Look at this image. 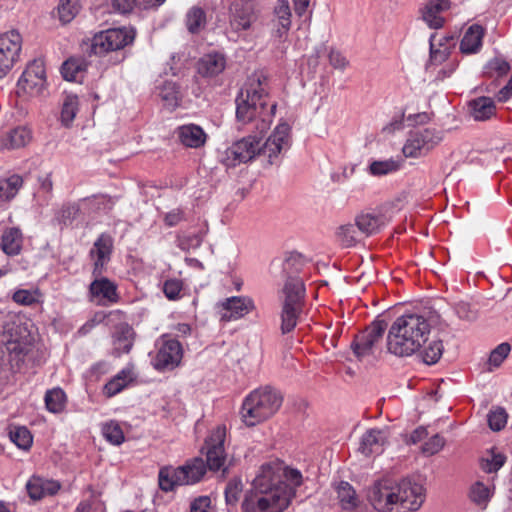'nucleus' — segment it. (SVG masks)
<instances>
[{"mask_svg":"<svg viewBox=\"0 0 512 512\" xmlns=\"http://www.w3.org/2000/svg\"><path fill=\"white\" fill-rule=\"evenodd\" d=\"M277 103L269 95L268 80L262 73H253L236 97V119L249 130L265 134L274 119Z\"/></svg>","mask_w":512,"mask_h":512,"instance_id":"f257e3e1","label":"nucleus"},{"mask_svg":"<svg viewBox=\"0 0 512 512\" xmlns=\"http://www.w3.org/2000/svg\"><path fill=\"white\" fill-rule=\"evenodd\" d=\"M366 499L377 512H414L424 503L425 488L410 478H383L368 488Z\"/></svg>","mask_w":512,"mask_h":512,"instance_id":"f03ea898","label":"nucleus"},{"mask_svg":"<svg viewBox=\"0 0 512 512\" xmlns=\"http://www.w3.org/2000/svg\"><path fill=\"white\" fill-rule=\"evenodd\" d=\"M279 474L272 467L265 466L253 480L254 494L243 503V512H283L288 508L293 491L279 485Z\"/></svg>","mask_w":512,"mask_h":512,"instance_id":"7ed1b4c3","label":"nucleus"},{"mask_svg":"<svg viewBox=\"0 0 512 512\" xmlns=\"http://www.w3.org/2000/svg\"><path fill=\"white\" fill-rule=\"evenodd\" d=\"M431 324L419 313H407L392 323L387 335V349L399 357L411 356L428 341Z\"/></svg>","mask_w":512,"mask_h":512,"instance_id":"20e7f679","label":"nucleus"},{"mask_svg":"<svg viewBox=\"0 0 512 512\" xmlns=\"http://www.w3.org/2000/svg\"><path fill=\"white\" fill-rule=\"evenodd\" d=\"M290 147V126L286 122H280L269 136L266 142L261 145L260 137L248 136L235 142L227 151L228 159L233 165L236 163L247 162L253 159L257 154H263L274 163L282 152Z\"/></svg>","mask_w":512,"mask_h":512,"instance_id":"39448f33","label":"nucleus"},{"mask_svg":"<svg viewBox=\"0 0 512 512\" xmlns=\"http://www.w3.org/2000/svg\"><path fill=\"white\" fill-rule=\"evenodd\" d=\"M282 404V396L265 386L250 392L241 406V417L247 426H254L273 416Z\"/></svg>","mask_w":512,"mask_h":512,"instance_id":"423d86ee","label":"nucleus"},{"mask_svg":"<svg viewBox=\"0 0 512 512\" xmlns=\"http://www.w3.org/2000/svg\"><path fill=\"white\" fill-rule=\"evenodd\" d=\"M283 302L280 312L281 332L290 333L297 325L305 295L303 280L299 277H289L282 289Z\"/></svg>","mask_w":512,"mask_h":512,"instance_id":"0eeeda50","label":"nucleus"},{"mask_svg":"<svg viewBox=\"0 0 512 512\" xmlns=\"http://www.w3.org/2000/svg\"><path fill=\"white\" fill-rule=\"evenodd\" d=\"M206 472V464L201 458H194L183 466L163 467L159 471L158 481L161 490L168 492L177 486L194 484L201 480Z\"/></svg>","mask_w":512,"mask_h":512,"instance_id":"6e6552de","label":"nucleus"},{"mask_svg":"<svg viewBox=\"0 0 512 512\" xmlns=\"http://www.w3.org/2000/svg\"><path fill=\"white\" fill-rule=\"evenodd\" d=\"M150 357L151 364L157 371H171L181 363L183 347L179 341L164 334L156 340Z\"/></svg>","mask_w":512,"mask_h":512,"instance_id":"1a4fd4ad","label":"nucleus"},{"mask_svg":"<svg viewBox=\"0 0 512 512\" xmlns=\"http://www.w3.org/2000/svg\"><path fill=\"white\" fill-rule=\"evenodd\" d=\"M4 334L8 336L6 349L9 359L19 367L33 349L31 334L24 325L15 322L5 326Z\"/></svg>","mask_w":512,"mask_h":512,"instance_id":"9d476101","label":"nucleus"},{"mask_svg":"<svg viewBox=\"0 0 512 512\" xmlns=\"http://www.w3.org/2000/svg\"><path fill=\"white\" fill-rule=\"evenodd\" d=\"M135 31L132 28H113L97 33L92 40L91 51L96 55L123 49L133 42Z\"/></svg>","mask_w":512,"mask_h":512,"instance_id":"9b49d317","label":"nucleus"},{"mask_svg":"<svg viewBox=\"0 0 512 512\" xmlns=\"http://www.w3.org/2000/svg\"><path fill=\"white\" fill-rule=\"evenodd\" d=\"M442 141L440 131L433 128H425L409 133L402 152L407 158H419L428 154Z\"/></svg>","mask_w":512,"mask_h":512,"instance_id":"f8f14e48","label":"nucleus"},{"mask_svg":"<svg viewBox=\"0 0 512 512\" xmlns=\"http://www.w3.org/2000/svg\"><path fill=\"white\" fill-rule=\"evenodd\" d=\"M46 85L45 67L41 60L32 61L22 73L17 83V93L36 96Z\"/></svg>","mask_w":512,"mask_h":512,"instance_id":"ddd939ff","label":"nucleus"},{"mask_svg":"<svg viewBox=\"0 0 512 512\" xmlns=\"http://www.w3.org/2000/svg\"><path fill=\"white\" fill-rule=\"evenodd\" d=\"M387 327L384 320L376 319L363 332L356 336L352 343V349L358 358L371 355L375 345L382 339Z\"/></svg>","mask_w":512,"mask_h":512,"instance_id":"4468645a","label":"nucleus"},{"mask_svg":"<svg viewBox=\"0 0 512 512\" xmlns=\"http://www.w3.org/2000/svg\"><path fill=\"white\" fill-rule=\"evenodd\" d=\"M436 36L430 37V59L428 69L434 71L438 66L444 64V67L437 71V79L443 80L449 77L457 68L455 60H449L450 46L448 43H439L436 47Z\"/></svg>","mask_w":512,"mask_h":512,"instance_id":"2eb2a0df","label":"nucleus"},{"mask_svg":"<svg viewBox=\"0 0 512 512\" xmlns=\"http://www.w3.org/2000/svg\"><path fill=\"white\" fill-rule=\"evenodd\" d=\"M226 438V428L217 426L210 433L205 442L207 466L211 470H220L226 461L224 441Z\"/></svg>","mask_w":512,"mask_h":512,"instance_id":"dca6fc26","label":"nucleus"},{"mask_svg":"<svg viewBox=\"0 0 512 512\" xmlns=\"http://www.w3.org/2000/svg\"><path fill=\"white\" fill-rule=\"evenodd\" d=\"M269 25L274 39L282 41L286 38L292 25V12L287 0H277Z\"/></svg>","mask_w":512,"mask_h":512,"instance_id":"f3484780","label":"nucleus"},{"mask_svg":"<svg viewBox=\"0 0 512 512\" xmlns=\"http://www.w3.org/2000/svg\"><path fill=\"white\" fill-rule=\"evenodd\" d=\"M113 249V239L109 234L102 233L94 242L90 250L93 260V275L99 277L103 274L105 266L110 261Z\"/></svg>","mask_w":512,"mask_h":512,"instance_id":"a211bd4d","label":"nucleus"},{"mask_svg":"<svg viewBox=\"0 0 512 512\" xmlns=\"http://www.w3.org/2000/svg\"><path fill=\"white\" fill-rule=\"evenodd\" d=\"M219 307L221 320L227 322L238 320L255 308L253 300L245 296H233L227 298L221 302Z\"/></svg>","mask_w":512,"mask_h":512,"instance_id":"6ab92c4d","label":"nucleus"},{"mask_svg":"<svg viewBox=\"0 0 512 512\" xmlns=\"http://www.w3.org/2000/svg\"><path fill=\"white\" fill-rule=\"evenodd\" d=\"M89 290L92 299L99 305L113 304L119 299L116 284L106 277H95V280L90 284Z\"/></svg>","mask_w":512,"mask_h":512,"instance_id":"aec40b11","label":"nucleus"},{"mask_svg":"<svg viewBox=\"0 0 512 512\" xmlns=\"http://www.w3.org/2000/svg\"><path fill=\"white\" fill-rule=\"evenodd\" d=\"M254 21V7L250 2L237 1L230 6V26L238 32L251 27Z\"/></svg>","mask_w":512,"mask_h":512,"instance_id":"412c9836","label":"nucleus"},{"mask_svg":"<svg viewBox=\"0 0 512 512\" xmlns=\"http://www.w3.org/2000/svg\"><path fill=\"white\" fill-rule=\"evenodd\" d=\"M388 434L384 429L373 428L363 434L359 450L365 456L380 454L387 442Z\"/></svg>","mask_w":512,"mask_h":512,"instance_id":"4be33fe9","label":"nucleus"},{"mask_svg":"<svg viewBox=\"0 0 512 512\" xmlns=\"http://www.w3.org/2000/svg\"><path fill=\"white\" fill-rule=\"evenodd\" d=\"M137 378L133 365H127L111 378L103 387V394L107 397H113L127 388Z\"/></svg>","mask_w":512,"mask_h":512,"instance_id":"5701e85b","label":"nucleus"},{"mask_svg":"<svg viewBox=\"0 0 512 512\" xmlns=\"http://www.w3.org/2000/svg\"><path fill=\"white\" fill-rule=\"evenodd\" d=\"M60 487L57 481L44 479L39 476L31 477L26 484L28 495L33 500H40L46 496L55 495Z\"/></svg>","mask_w":512,"mask_h":512,"instance_id":"b1692460","label":"nucleus"},{"mask_svg":"<svg viewBox=\"0 0 512 512\" xmlns=\"http://www.w3.org/2000/svg\"><path fill=\"white\" fill-rule=\"evenodd\" d=\"M177 137L182 145L188 148H200L207 140L205 131L196 124H185L176 130Z\"/></svg>","mask_w":512,"mask_h":512,"instance_id":"393cba45","label":"nucleus"},{"mask_svg":"<svg viewBox=\"0 0 512 512\" xmlns=\"http://www.w3.org/2000/svg\"><path fill=\"white\" fill-rule=\"evenodd\" d=\"M449 8V0H430L422 9V18L430 28L439 29L444 25L441 14Z\"/></svg>","mask_w":512,"mask_h":512,"instance_id":"a878e982","label":"nucleus"},{"mask_svg":"<svg viewBox=\"0 0 512 512\" xmlns=\"http://www.w3.org/2000/svg\"><path fill=\"white\" fill-rule=\"evenodd\" d=\"M485 29L479 24H473L466 29L460 41L461 53L470 55L476 54L482 47Z\"/></svg>","mask_w":512,"mask_h":512,"instance_id":"bb28decb","label":"nucleus"},{"mask_svg":"<svg viewBox=\"0 0 512 512\" xmlns=\"http://www.w3.org/2000/svg\"><path fill=\"white\" fill-rule=\"evenodd\" d=\"M226 59L223 54L215 52L204 55L197 64L198 73L207 78H212L224 71Z\"/></svg>","mask_w":512,"mask_h":512,"instance_id":"cd10ccee","label":"nucleus"},{"mask_svg":"<svg viewBox=\"0 0 512 512\" xmlns=\"http://www.w3.org/2000/svg\"><path fill=\"white\" fill-rule=\"evenodd\" d=\"M495 492L493 480H478L473 483L469 490V497L473 503L481 508H485Z\"/></svg>","mask_w":512,"mask_h":512,"instance_id":"c85d7f7f","label":"nucleus"},{"mask_svg":"<svg viewBox=\"0 0 512 512\" xmlns=\"http://www.w3.org/2000/svg\"><path fill=\"white\" fill-rule=\"evenodd\" d=\"M265 466H270L273 468L274 471L278 472V474H279V483L278 484L285 485L286 487L291 489L293 491V497H294L295 493H296V490H295L296 487L300 486L302 483V475H301L300 471H298L297 469H292V468L284 469L280 463H267V464H263L260 467V470L258 473H260L262 468Z\"/></svg>","mask_w":512,"mask_h":512,"instance_id":"c756f323","label":"nucleus"},{"mask_svg":"<svg viewBox=\"0 0 512 512\" xmlns=\"http://www.w3.org/2000/svg\"><path fill=\"white\" fill-rule=\"evenodd\" d=\"M31 140V131L23 126L7 132L0 140V149H17L25 146Z\"/></svg>","mask_w":512,"mask_h":512,"instance_id":"7c9ffc66","label":"nucleus"},{"mask_svg":"<svg viewBox=\"0 0 512 512\" xmlns=\"http://www.w3.org/2000/svg\"><path fill=\"white\" fill-rule=\"evenodd\" d=\"M1 249L8 256H15L21 252L23 236L18 228L6 229L1 235Z\"/></svg>","mask_w":512,"mask_h":512,"instance_id":"2f4dec72","label":"nucleus"},{"mask_svg":"<svg viewBox=\"0 0 512 512\" xmlns=\"http://www.w3.org/2000/svg\"><path fill=\"white\" fill-rule=\"evenodd\" d=\"M471 116L476 121H485L495 114V103L489 97H478L469 103Z\"/></svg>","mask_w":512,"mask_h":512,"instance_id":"473e14b6","label":"nucleus"},{"mask_svg":"<svg viewBox=\"0 0 512 512\" xmlns=\"http://www.w3.org/2000/svg\"><path fill=\"white\" fill-rule=\"evenodd\" d=\"M22 185L23 179L17 174L0 179V204L12 200L18 194Z\"/></svg>","mask_w":512,"mask_h":512,"instance_id":"72a5a7b5","label":"nucleus"},{"mask_svg":"<svg viewBox=\"0 0 512 512\" xmlns=\"http://www.w3.org/2000/svg\"><path fill=\"white\" fill-rule=\"evenodd\" d=\"M386 224V220L382 215L371 213L361 214L356 218V226L361 232L370 235L376 233Z\"/></svg>","mask_w":512,"mask_h":512,"instance_id":"f704fd0d","label":"nucleus"},{"mask_svg":"<svg viewBox=\"0 0 512 512\" xmlns=\"http://www.w3.org/2000/svg\"><path fill=\"white\" fill-rule=\"evenodd\" d=\"M421 360L427 364L432 365L438 362L443 353V344L439 339L429 340L418 351Z\"/></svg>","mask_w":512,"mask_h":512,"instance_id":"c9c22d12","label":"nucleus"},{"mask_svg":"<svg viewBox=\"0 0 512 512\" xmlns=\"http://www.w3.org/2000/svg\"><path fill=\"white\" fill-rule=\"evenodd\" d=\"M45 405L51 413H61L66 407L67 397L61 388H53L45 394Z\"/></svg>","mask_w":512,"mask_h":512,"instance_id":"e433bc0d","label":"nucleus"},{"mask_svg":"<svg viewBox=\"0 0 512 512\" xmlns=\"http://www.w3.org/2000/svg\"><path fill=\"white\" fill-rule=\"evenodd\" d=\"M79 107L78 97L74 94H67L62 103L60 119L64 126H70L73 122Z\"/></svg>","mask_w":512,"mask_h":512,"instance_id":"4c0bfd02","label":"nucleus"},{"mask_svg":"<svg viewBox=\"0 0 512 512\" xmlns=\"http://www.w3.org/2000/svg\"><path fill=\"white\" fill-rule=\"evenodd\" d=\"M506 457L496 450L487 451L480 460V467L486 473L497 472L505 463Z\"/></svg>","mask_w":512,"mask_h":512,"instance_id":"58836bf2","label":"nucleus"},{"mask_svg":"<svg viewBox=\"0 0 512 512\" xmlns=\"http://www.w3.org/2000/svg\"><path fill=\"white\" fill-rule=\"evenodd\" d=\"M337 497L344 509L356 507L358 499L355 490L348 482H340L336 487Z\"/></svg>","mask_w":512,"mask_h":512,"instance_id":"ea45409f","label":"nucleus"},{"mask_svg":"<svg viewBox=\"0 0 512 512\" xmlns=\"http://www.w3.org/2000/svg\"><path fill=\"white\" fill-rule=\"evenodd\" d=\"M80 3L79 0H60L57 6V15L59 20L63 23L71 22L79 13Z\"/></svg>","mask_w":512,"mask_h":512,"instance_id":"a19ab883","label":"nucleus"},{"mask_svg":"<svg viewBox=\"0 0 512 512\" xmlns=\"http://www.w3.org/2000/svg\"><path fill=\"white\" fill-rule=\"evenodd\" d=\"M399 162L393 159L374 160L368 166V173L372 176L380 177L391 174L399 170Z\"/></svg>","mask_w":512,"mask_h":512,"instance_id":"79ce46f5","label":"nucleus"},{"mask_svg":"<svg viewBox=\"0 0 512 512\" xmlns=\"http://www.w3.org/2000/svg\"><path fill=\"white\" fill-rule=\"evenodd\" d=\"M103 437L113 445H120L124 442L125 436L120 424L115 420H110L102 424Z\"/></svg>","mask_w":512,"mask_h":512,"instance_id":"37998d69","label":"nucleus"},{"mask_svg":"<svg viewBox=\"0 0 512 512\" xmlns=\"http://www.w3.org/2000/svg\"><path fill=\"white\" fill-rule=\"evenodd\" d=\"M9 438L17 447L23 450H28L33 443L30 431L24 426L12 427L9 431Z\"/></svg>","mask_w":512,"mask_h":512,"instance_id":"c03bdc74","label":"nucleus"},{"mask_svg":"<svg viewBox=\"0 0 512 512\" xmlns=\"http://www.w3.org/2000/svg\"><path fill=\"white\" fill-rule=\"evenodd\" d=\"M12 299L17 304L31 306L42 301V294L39 289H19L14 292Z\"/></svg>","mask_w":512,"mask_h":512,"instance_id":"a18cd8bd","label":"nucleus"},{"mask_svg":"<svg viewBox=\"0 0 512 512\" xmlns=\"http://www.w3.org/2000/svg\"><path fill=\"white\" fill-rule=\"evenodd\" d=\"M206 24V16L203 9L192 7L186 15V25L191 33L200 31Z\"/></svg>","mask_w":512,"mask_h":512,"instance_id":"49530a36","label":"nucleus"},{"mask_svg":"<svg viewBox=\"0 0 512 512\" xmlns=\"http://www.w3.org/2000/svg\"><path fill=\"white\" fill-rule=\"evenodd\" d=\"M83 73V62L78 59H69L61 67V74L67 81H78Z\"/></svg>","mask_w":512,"mask_h":512,"instance_id":"de8ad7c7","label":"nucleus"},{"mask_svg":"<svg viewBox=\"0 0 512 512\" xmlns=\"http://www.w3.org/2000/svg\"><path fill=\"white\" fill-rule=\"evenodd\" d=\"M243 491V484L240 479H232L225 488V500L229 507H235Z\"/></svg>","mask_w":512,"mask_h":512,"instance_id":"09e8293b","label":"nucleus"},{"mask_svg":"<svg viewBox=\"0 0 512 512\" xmlns=\"http://www.w3.org/2000/svg\"><path fill=\"white\" fill-rule=\"evenodd\" d=\"M0 42L4 47L19 54L22 48V37L17 30H9L0 34Z\"/></svg>","mask_w":512,"mask_h":512,"instance_id":"8fccbe9b","label":"nucleus"},{"mask_svg":"<svg viewBox=\"0 0 512 512\" xmlns=\"http://www.w3.org/2000/svg\"><path fill=\"white\" fill-rule=\"evenodd\" d=\"M159 96L169 106H177L179 100V90L175 83L165 82L159 91Z\"/></svg>","mask_w":512,"mask_h":512,"instance_id":"3c124183","label":"nucleus"},{"mask_svg":"<svg viewBox=\"0 0 512 512\" xmlns=\"http://www.w3.org/2000/svg\"><path fill=\"white\" fill-rule=\"evenodd\" d=\"M489 427L493 431H500L507 423V414L503 408L492 410L488 415Z\"/></svg>","mask_w":512,"mask_h":512,"instance_id":"603ef678","label":"nucleus"},{"mask_svg":"<svg viewBox=\"0 0 512 512\" xmlns=\"http://www.w3.org/2000/svg\"><path fill=\"white\" fill-rule=\"evenodd\" d=\"M75 512H106V508L100 499L92 496L90 499L81 501Z\"/></svg>","mask_w":512,"mask_h":512,"instance_id":"864d4df0","label":"nucleus"},{"mask_svg":"<svg viewBox=\"0 0 512 512\" xmlns=\"http://www.w3.org/2000/svg\"><path fill=\"white\" fill-rule=\"evenodd\" d=\"M338 237L344 246L350 247L357 241V230L352 224L343 225L338 229Z\"/></svg>","mask_w":512,"mask_h":512,"instance_id":"5fc2aeb1","label":"nucleus"},{"mask_svg":"<svg viewBox=\"0 0 512 512\" xmlns=\"http://www.w3.org/2000/svg\"><path fill=\"white\" fill-rule=\"evenodd\" d=\"M511 347L508 343L499 344L489 356V364L493 367H499L504 359L509 355Z\"/></svg>","mask_w":512,"mask_h":512,"instance_id":"6e6d98bb","label":"nucleus"},{"mask_svg":"<svg viewBox=\"0 0 512 512\" xmlns=\"http://www.w3.org/2000/svg\"><path fill=\"white\" fill-rule=\"evenodd\" d=\"M83 202L96 210H110L114 205L112 198L106 195L93 196L84 199Z\"/></svg>","mask_w":512,"mask_h":512,"instance_id":"4d7b16f0","label":"nucleus"},{"mask_svg":"<svg viewBox=\"0 0 512 512\" xmlns=\"http://www.w3.org/2000/svg\"><path fill=\"white\" fill-rule=\"evenodd\" d=\"M445 445V440L436 434L429 438L422 446V452L426 455H434L438 453Z\"/></svg>","mask_w":512,"mask_h":512,"instance_id":"13d9d810","label":"nucleus"},{"mask_svg":"<svg viewBox=\"0 0 512 512\" xmlns=\"http://www.w3.org/2000/svg\"><path fill=\"white\" fill-rule=\"evenodd\" d=\"M182 288L183 284L181 280L169 279L164 283L163 292L168 299L176 300L180 297Z\"/></svg>","mask_w":512,"mask_h":512,"instance_id":"bf43d9fd","label":"nucleus"},{"mask_svg":"<svg viewBox=\"0 0 512 512\" xmlns=\"http://www.w3.org/2000/svg\"><path fill=\"white\" fill-rule=\"evenodd\" d=\"M79 205L77 203L64 204L58 212V218L63 222H71L79 213Z\"/></svg>","mask_w":512,"mask_h":512,"instance_id":"052dcab7","label":"nucleus"},{"mask_svg":"<svg viewBox=\"0 0 512 512\" xmlns=\"http://www.w3.org/2000/svg\"><path fill=\"white\" fill-rule=\"evenodd\" d=\"M454 310L460 319L471 321L476 318V312L471 308L470 304L467 302L460 301L456 303Z\"/></svg>","mask_w":512,"mask_h":512,"instance_id":"680f3d73","label":"nucleus"},{"mask_svg":"<svg viewBox=\"0 0 512 512\" xmlns=\"http://www.w3.org/2000/svg\"><path fill=\"white\" fill-rule=\"evenodd\" d=\"M330 64L335 69L344 70L348 67L349 61L346 57L338 50L331 49L328 55Z\"/></svg>","mask_w":512,"mask_h":512,"instance_id":"e2e57ef3","label":"nucleus"},{"mask_svg":"<svg viewBox=\"0 0 512 512\" xmlns=\"http://www.w3.org/2000/svg\"><path fill=\"white\" fill-rule=\"evenodd\" d=\"M111 6L115 12L127 14L137 8V0H111Z\"/></svg>","mask_w":512,"mask_h":512,"instance_id":"0e129e2a","label":"nucleus"},{"mask_svg":"<svg viewBox=\"0 0 512 512\" xmlns=\"http://www.w3.org/2000/svg\"><path fill=\"white\" fill-rule=\"evenodd\" d=\"M211 500L208 496H199L190 504V512H209Z\"/></svg>","mask_w":512,"mask_h":512,"instance_id":"69168bd1","label":"nucleus"},{"mask_svg":"<svg viewBox=\"0 0 512 512\" xmlns=\"http://www.w3.org/2000/svg\"><path fill=\"white\" fill-rule=\"evenodd\" d=\"M122 334L124 335L123 339V345H121V339L118 338L117 341L119 342V347L117 349H122L123 352H129L132 347V329L125 325L121 326Z\"/></svg>","mask_w":512,"mask_h":512,"instance_id":"338daca9","label":"nucleus"},{"mask_svg":"<svg viewBox=\"0 0 512 512\" xmlns=\"http://www.w3.org/2000/svg\"><path fill=\"white\" fill-rule=\"evenodd\" d=\"M183 220V211L179 208L173 209L166 213L164 217L165 224L169 227H173Z\"/></svg>","mask_w":512,"mask_h":512,"instance_id":"774afa93","label":"nucleus"}]
</instances>
